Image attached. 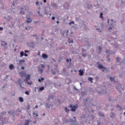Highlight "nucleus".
Masks as SVG:
<instances>
[{
  "mask_svg": "<svg viewBox=\"0 0 125 125\" xmlns=\"http://www.w3.org/2000/svg\"><path fill=\"white\" fill-rule=\"evenodd\" d=\"M93 101V99H90L89 98H87L84 102V104L86 107H89L90 105V102H92Z\"/></svg>",
  "mask_w": 125,
  "mask_h": 125,
  "instance_id": "1",
  "label": "nucleus"
},
{
  "mask_svg": "<svg viewBox=\"0 0 125 125\" xmlns=\"http://www.w3.org/2000/svg\"><path fill=\"white\" fill-rule=\"evenodd\" d=\"M45 106V108H47V109H50V108H52L53 107V104L51 102H48L46 103Z\"/></svg>",
  "mask_w": 125,
  "mask_h": 125,
  "instance_id": "2",
  "label": "nucleus"
},
{
  "mask_svg": "<svg viewBox=\"0 0 125 125\" xmlns=\"http://www.w3.org/2000/svg\"><path fill=\"white\" fill-rule=\"evenodd\" d=\"M30 79H31V75L30 74H28L25 77L24 81V82H26L28 84H32V83H29V82H28L30 81Z\"/></svg>",
  "mask_w": 125,
  "mask_h": 125,
  "instance_id": "3",
  "label": "nucleus"
},
{
  "mask_svg": "<svg viewBox=\"0 0 125 125\" xmlns=\"http://www.w3.org/2000/svg\"><path fill=\"white\" fill-rule=\"evenodd\" d=\"M41 68H41L40 67H39L38 68V71L40 74H42V73H43V68H44V65L41 64Z\"/></svg>",
  "mask_w": 125,
  "mask_h": 125,
  "instance_id": "4",
  "label": "nucleus"
},
{
  "mask_svg": "<svg viewBox=\"0 0 125 125\" xmlns=\"http://www.w3.org/2000/svg\"><path fill=\"white\" fill-rule=\"evenodd\" d=\"M98 69H100V70H102V69H104V70H105V71H107V67L104 66L102 64H99L98 65Z\"/></svg>",
  "mask_w": 125,
  "mask_h": 125,
  "instance_id": "5",
  "label": "nucleus"
},
{
  "mask_svg": "<svg viewBox=\"0 0 125 125\" xmlns=\"http://www.w3.org/2000/svg\"><path fill=\"white\" fill-rule=\"evenodd\" d=\"M116 89H117V90H118V91H121V90H122V89H124L123 88V87H122V84H118L116 86Z\"/></svg>",
  "mask_w": 125,
  "mask_h": 125,
  "instance_id": "6",
  "label": "nucleus"
},
{
  "mask_svg": "<svg viewBox=\"0 0 125 125\" xmlns=\"http://www.w3.org/2000/svg\"><path fill=\"white\" fill-rule=\"evenodd\" d=\"M76 121H77V118L75 116L73 117V121L71 120V122H73L70 125H76L77 124H76V122H75Z\"/></svg>",
  "mask_w": 125,
  "mask_h": 125,
  "instance_id": "7",
  "label": "nucleus"
},
{
  "mask_svg": "<svg viewBox=\"0 0 125 125\" xmlns=\"http://www.w3.org/2000/svg\"><path fill=\"white\" fill-rule=\"evenodd\" d=\"M42 57L43 59H47L48 58V55L45 53H43L42 54Z\"/></svg>",
  "mask_w": 125,
  "mask_h": 125,
  "instance_id": "8",
  "label": "nucleus"
},
{
  "mask_svg": "<svg viewBox=\"0 0 125 125\" xmlns=\"http://www.w3.org/2000/svg\"><path fill=\"white\" fill-rule=\"evenodd\" d=\"M0 41H1V46L5 47L6 45H7V43H6L5 42L2 41V40H0Z\"/></svg>",
  "mask_w": 125,
  "mask_h": 125,
  "instance_id": "9",
  "label": "nucleus"
},
{
  "mask_svg": "<svg viewBox=\"0 0 125 125\" xmlns=\"http://www.w3.org/2000/svg\"><path fill=\"white\" fill-rule=\"evenodd\" d=\"M25 63V60H19V66H22V63Z\"/></svg>",
  "mask_w": 125,
  "mask_h": 125,
  "instance_id": "10",
  "label": "nucleus"
},
{
  "mask_svg": "<svg viewBox=\"0 0 125 125\" xmlns=\"http://www.w3.org/2000/svg\"><path fill=\"white\" fill-rule=\"evenodd\" d=\"M110 117L111 118V119H113V118H115L116 117V113H115L114 112H111L110 113Z\"/></svg>",
  "mask_w": 125,
  "mask_h": 125,
  "instance_id": "11",
  "label": "nucleus"
},
{
  "mask_svg": "<svg viewBox=\"0 0 125 125\" xmlns=\"http://www.w3.org/2000/svg\"><path fill=\"white\" fill-rule=\"evenodd\" d=\"M54 86L57 88H60V87H61V84H58L57 83H55L54 84Z\"/></svg>",
  "mask_w": 125,
  "mask_h": 125,
  "instance_id": "12",
  "label": "nucleus"
},
{
  "mask_svg": "<svg viewBox=\"0 0 125 125\" xmlns=\"http://www.w3.org/2000/svg\"><path fill=\"white\" fill-rule=\"evenodd\" d=\"M98 53L99 54H101V52H102V48L101 47V46H98Z\"/></svg>",
  "mask_w": 125,
  "mask_h": 125,
  "instance_id": "13",
  "label": "nucleus"
},
{
  "mask_svg": "<svg viewBox=\"0 0 125 125\" xmlns=\"http://www.w3.org/2000/svg\"><path fill=\"white\" fill-rule=\"evenodd\" d=\"M27 20L26 21V23H32V19L30 18L29 17H27Z\"/></svg>",
  "mask_w": 125,
  "mask_h": 125,
  "instance_id": "14",
  "label": "nucleus"
},
{
  "mask_svg": "<svg viewBox=\"0 0 125 125\" xmlns=\"http://www.w3.org/2000/svg\"><path fill=\"white\" fill-rule=\"evenodd\" d=\"M115 23H116V21H111V22H110V24H109L110 26H111V27H112V28H114V27H115V25H116V24H115Z\"/></svg>",
  "mask_w": 125,
  "mask_h": 125,
  "instance_id": "15",
  "label": "nucleus"
},
{
  "mask_svg": "<svg viewBox=\"0 0 125 125\" xmlns=\"http://www.w3.org/2000/svg\"><path fill=\"white\" fill-rule=\"evenodd\" d=\"M80 76H83V70L80 69L79 71Z\"/></svg>",
  "mask_w": 125,
  "mask_h": 125,
  "instance_id": "16",
  "label": "nucleus"
},
{
  "mask_svg": "<svg viewBox=\"0 0 125 125\" xmlns=\"http://www.w3.org/2000/svg\"><path fill=\"white\" fill-rule=\"evenodd\" d=\"M68 43H73L74 42V41H73V39L69 38L68 39Z\"/></svg>",
  "mask_w": 125,
  "mask_h": 125,
  "instance_id": "17",
  "label": "nucleus"
},
{
  "mask_svg": "<svg viewBox=\"0 0 125 125\" xmlns=\"http://www.w3.org/2000/svg\"><path fill=\"white\" fill-rule=\"evenodd\" d=\"M98 115L99 117H101L102 118H104L105 117V115H104V114H102L101 112H99L98 113Z\"/></svg>",
  "mask_w": 125,
  "mask_h": 125,
  "instance_id": "18",
  "label": "nucleus"
},
{
  "mask_svg": "<svg viewBox=\"0 0 125 125\" xmlns=\"http://www.w3.org/2000/svg\"><path fill=\"white\" fill-rule=\"evenodd\" d=\"M20 75L21 77H25L26 76V73L24 72H20Z\"/></svg>",
  "mask_w": 125,
  "mask_h": 125,
  "instance_id": "19",
  "label": "nucleus"
},
{
  "mask_svg": "<svg viewBox=\"0 0 125 125\" xmlns=\"http://www.w3.org/2000/svg\"><path fill=\"white\" fill-rule=\"evenodd\" d=\"M9 69H10V70H12L13 69H14V65L12 64H10L9 66Z\"/></svg>",
  "mask_w": 125,
  "mask_h": 125,
  "instance_id": "20",
  "label": "nucleus"
},
{
  "mask_svg": "<svg viewBox=\"0 0 125 125\" xmlns=\"http://www.w3.org/2000/svg\"><path fill=\"white\" fill-rule=\"evenodd\" d=\"M30 125V120H25L24 123V125Z\"/></svg>",
  "mask_w": 125,
  "mask_h": 125,
  "instance_id": "21",
  "label": "nucleus"
},
{
  "mask_svg": "<svg viewBox=\"0 0 125 125\" xmlns=\"http://www.w3.org/2000/svg\"><path fill=\"white\" fill-rule=\"evenodd\" d=\"M76 108L77 107L75 105H73L71 108V111H72V112H75Z\"/></svg>",
  "mask_w": 125,
  "mask_h": 125,
  "instance_id": "22",
  "label": "nucleus"
},
{
  "mask_svg": "<svg viewBox=\"0 0 125 125\" xmlns=\"http://www.w3.org/2000/svg\"><path fill=\"white\" fill-rule=\"evenodd\" d=\"M19 100L20 101V102H24V99H23V98L21 97H20L19 98Z\"/></svg>",
  "mask_w": 125,
  "mask_h": 125,
  "instance_id": "23",
  "label": "nucleus"
},
{
  "mask_svg": "<svg viewBox=\"0 0 125 125\" xmlns=\"http://www.w3.org/2000/svg\"><path fill=\"white\" fill-rule=\"evenodd\" d=\"M30 47H32V48H34L35 47L34 46V42H31L30 44H29Z\"/></svg>",
  "mask_w": 125,
  "mask_h": 125,
  "instance_id": "24",
  "label": "nucleus"
},
{
  "mask_svg": "<svg viewBox=\"0 0 125 125\" xmlns=\"http://www.w3.org/2000/svg\"><path fill=\"white\" fill-rule=\"evenodd\" d=\"M42 81H44V78H43V77H42L41 79H38L39 83H42Z\"/></svg>",
  "mask_w": 125,
  "mask_h": 125,
  "instance_id": "25",
  "label": "nucleus"
},
{
  "mask_svg": "<svg viewBox=\"0 0 125 125\" xmlns=\"http://www.w3.org/2000/svg\"><path fill=\"white\" fill-rule=\"evenodd\" d=\"M93 80V78H92V77H88V81H89V82H90L91 83H93V82L92 81Z\"/></svg>",
  "mask_w": 125,
  "mask_h": 125,
  "instance_id": "26",
  "label": "nucleus"
},
{
  "mask_svg": "<svg viewBox=\"0 0 125 125\" xmlns=\"http://www.w3.org/2000/svg\"><path fill=\"white\" fill-rule=\"evenodd\" d=\"M119 46H120V45L119 44H118V43L114 44L115 48H119Z\"/></svg>",
  "mask_w": 125,
  "mask_h": 125,
  "instance_id": "27",
  "label": "nucleus"
},
{
  "mask_svg": "<svg viewBox=\"0 0 125 125\" xmlns=\"http://www.w3.org/2000/svg\"><path fill=\"white\" fill-rule=\"evenodd\" d=\"M25 53L23 51H21L20 52V57H23L24 56Z\"/></svg>",
  "mask_w": 125,
  "mask_h": 125,
  "instance_id": "28",
  "label": "nucleus"
},
{
  "mask_svg": "<svg viewBox=\"0 0 125 125\" xmlns=\"http://www.w3.org/2000/svg\"><path fill=\"white\" fill-rule=\"evenodd\" d=\"M18 82V83L19 84H22L23 83L22 82V79H19Z\"/></svg>",
  "mask_w": 125,
  "mask_h": 125,
  "instance_id": "29",
  "label": "nucleus"
},
{
  "mask_svg": "<svg viewBox=\"0 0 125 125\" xmlns=\"http://www.w3.org/2000/svg\"><path fill=\"white\" fill-rule=\"evenodd\" d=\"M51 5L53 6V7H57V4H56L55 3H52Z\"/></svg>",
  "mask_w": 125,
  "mask_h": 125,
  "instance_id": "30",
  "label": "nucleus"
},
{
  "mask_svg": "<svg viewBox=\"0 0 125 125\" xmlns=\"http://www.w3.org/2000/svg\"><path fill=\"white\" fill-rule=\"evenodd\" d=\"M109 80L110 81H111V82H115V78H113L112 77H110L109 78Z\"/></svg>",
  "mask_w": 125,
  "mask_h": 125,
  "instance_id": "31",
  "label": "nucleus"
},
{
  "mask_svg": "<svg viewBox=\"0 0 125 125\" xmlns=\"http://www.w3.org/2000/svg\"><path fill=\"white\" fill-rule=\"evenodd\" d=\"M64 110H65L66 113H69V112L70 111V110L68 109V107H67L64 108Z\"/></svg>",
  "mask_w": 125,
  "mask_h": 125,
  "instance_id": "32",
  "label": "nucleus"
},
{
  "mask_svg": "<svg viewBox=\"0 0 125 125\" xmlns=\"http://www.w3.org/2000/svg\"><path fill=\"white\" fill-rule=\"evenodd\" d=\"M87 7H88V8H89V9H90V8H91V7H92V5H91V4H87Z\"/></svg>",
  "mask_w": 125,
  "mask_h": 125,
  "instance_id": "33",
  "label": "nucleus"
},
{
  "mask_svg": "<svg viewBox=\"0 0 125 125\" xmlns=\"http://www.w3.org/2000/svg\"><path fill=\"white\" fill-rule=\"evenodd\" d=\"M11 115H12L14 117L16 115V111H12Z\"/></svg>",
  "mask_w": 125,
  "mask_h": 125,
  "instance_id": "34",
  "label": "nucleus"
},
{
  "mask_svg": "<svg viewBox=\"0 0 125 125\" xmlns=\"http://www.w3.org/2000/svg\"><path fill=\"white\" fill-rule=\"evenodd\" d=\"M85 94H86V93H85V92H84V91H82L81 92V95L82 96H84V95H85Z\"/></svg>",
  "mask_w": 125,
  "mask_h": 125,
  "instance_id": "35",
  "label": "nucleus"
},
{
  "mask_svg": "<svg viewBox=\"0 0 125 125\" xmlns=\"http://www.w3.org/2000/svg\"><path fill=\"white\" fill-rule=\"evenodd\" d=\"M44 89V87H43V86L39 88L40 91H42V90H43Z\"/></svg>",
  "mask_w": 125,
  "mask_h": 125,
  "instance_id": "36",
  "label": "nucleus"
},
{
  "mask_svg": "<svg viewBox=\"0 0 125 125\" xmlns=\"http://www.w3.org/2000/svg\"><path fill=\"white\" fill-rule=\"evenodd\" d=\"M20 14H22V15H25V12L24 11L21 10L20 11Z\"/></svg>",
  "mask_w": 125,
  "mask_h": 125,
  "instance_id": "37",
  "label": "nucleus"
},
{
  "mask_svg": "<svg viewBox=\"0 0 125 125\" xmlns=\"http://www.w3.org/2000/svg\"><path fill=\"white\" fill-rule=\"evenodd\" d=\"M117 108H119V109H120V110H122L123 109L122 106H121V105H120L119 104L117 105Z\"/></svg>",
  "mask_w": 125,
  "mask_h": 125,
  "instance_id": "38",
  "label": "nucleus"
},
{
  "mask_svg": "<svg viewBox=\"0 0 125 125\" xmlns=\"http://www.w3.org/2000/svg\"><path fill=\"white\" fill-rule=\"evenodd\" d=\"M25 30H27V31H30V30H31V27H30L29 26L26 27Z\"/></svg>",
  "mask_w": 125,
  "mask_h": 125,
  "instance_id": "39",
  "label": "nucleus"
},
{
  "mask_svg": "<svg viewBox=\"0 0 125 125\" xmlns=\"http://www.w3.org/2000/svg\"><path fill=\"white\" fill-rule=\"evenodd\" d=\"M99 6H100V4H97L96 5H94V7H97V8H99Z\"/></svg>",
  "mask_w": 125,
  "mask_h": 125,
  "instance_id": "40",
  "label": "nucleus"
},
{
  "mask_svg": "<svg viewBox=\"0 0 125 125\" xmlns=\"http://www.w3.org/2000/svg\"><path fill=\"white\" fill-rule=\"evenodd\" d=\"M25 94H26V95H30V92H29V91H26Z\"/></svg>",
  "mask_w": 125,
  "mask_h": 125,
  "instance_id": "41",
  "label": "nucleus"
},
{
  "mask_svg": "<svg viewBox=\"0 0 125 125\" xmlns=\"http://www.w3.org/2000/svg\"><path fill=\"white\" fill-rule=\"evenodd\" d=\"M75 21L76 22H79V21H80V18L76 17L75 18Z\"/></svg>",
  "mask_w": 125,
  "mask_h": 125,
  "instance_id": "42",
  "label": "nucleus"
},
{
  "mask_svg": "<svg viewBox=\"0 0 125 125\" xmlns=\"http://www.w3.org/2000/svg\"><path fill=\"white\" fill-rule=\"evenodd\" d=\"M44 13H45V14H46V15H48V12H47V11L46 10V9H44Z\"/></svg>",
  "mask_w": 125,
  "mask_h": 125,
  "instance_id": "43",
  "label": "nucleus"
},
{
  "mask_svg": "<svg viewBox=\"0 0 125 125\" xmlns=\"http://www.w3.org/2000/svg\"><path fill=\"white\" fill-rule=\"evenodd\" d=\"M120 59H120V58L117 57V58H116V62H120Z\"/></svg>",
  "mask_w": 125,
  "mask_h": 125,
  "instance_id": "44",
  "label": "nucleus"
},
{
  "mask_svg": "<svg viewBox=\"0 0 125 125\" xmlns=\"http://www.w3.org/2000/svg\"><path fill=\"white\" fill-rule=\"evenodd\" d=\"M69 25H72V24H75V21H71V22H70L69 23Z\"/></svg>",
  "mask_w": 125,
  "mask_h": 125,
  "instance_id": "45",
  "label": "nucleus"
},
{
  "mask_svg": "<svg viewBox=\"0 0 125 125\" xmlns=\"http://www.w3.org/2000/svg\"><path fill=\"white\" fill-rule=\"evenodd\" d=\"M81 119H85L86 117H85V115H83L81 116Z\"/></svg>",
  "mask_w": 125,
  "mask_h": 125,
  "instance_id": "46",
  "label": "nucleus"
},
{
  "mask_svg": "<svg viewBox=\"0 0 125 125\" xmlns=\"http://www.w3.org/2000/svg\"><path fill=\"white\" fill-rule=\"evenodd\" d=\"M100 18H103V13H101L100 14Z\"/></svg>",
  "mask_w": 125,
  "mask_h": 125,
  "instance_id": "47",
  "label": "nucleus"
},
{
  "mask_svg": "<svg viewBox=\"0 0 125 125\" xmlns=\"http://www.w3.org/2000/svg\"><path fill=\"white\" fill-rule=\"evenodd\" d=\"M51 73L53 75H56V72H55L53 70H51Z\"/></svg>",
  "mask_w": 125,
  "mask_h": 125,
  "instance_id": "48",
  "label": "nucleus"
},
{
  "mask_svg": "<svg viewBox=\"0 0 125 125\" xmlns=\"http://www.w3.org/2000/svg\"><path fill=\"white\" fill-rule=\"evenodd\" d=\"M82 53L85 52V51H86V50L84 48H82Z\"/></svg>",
  "mask_w": 125,
  "mask_h": 125,
  "instance_id": "49",
  "label": "nucleus"
},
{
  "mask_svg": "<svg viewBox=\"0 0 125 125\" xmlns=\"http://www.w3.org/2000/svg\"><path fill=\"white\" fill-rule=\"evenodd\" d=\"M83 57H85L86 56V54H84V53H82Z\"/></svg>",
  "mask_w": 125,
  "mask_h": 125,
  "instance_id": "50",
  "label": "nucleus"
},
{
  "mask_svg": "<svg viewBox=\"0 0 125 125\" xmlns=\"http://www.w3.org/2000/svg\"><path fill=\"white\" fill-rule=\"evenodd\" d=\"M97 125H101V122L99 121H97Z\"/></svg>",
  "mask_w": 125,
  "mask_h": 125,
  "instance_id": "51",
  "label": "nucleus"
},
{
  "mask_svg": "<svg viewBox=\"0 0 125 125\" xmlns=\"http://www.w3.org/2000/svg\"><path fill=\"white\" fill-rule=\"evenodd\" d=\"M109 57V55H107V61H111V59Z\"/></svg>",
  "mask_w": 125,
  "mask_h": 125,
  "instance_id": "52",
  "label": "nucleus"
},
{
  "mask_svg": "<svg viewBox=\"0 0 125 125\" xmlns=\"http://www.w3.org/2000/svg\"><path fill=\"white\" fill-rule=\"evenodd\" d=\"M4 7H5V6H4V5H3L2 7H1V9L3 10V9H4Z\"/></svg>",
  "mask_w": 125,
  "mask_h": 125,
  "instance_id": "53",
  "label": "nucleus"
},
{
  "mask_svg": "<svg viewBox=\"0 0 125 125\" xmlns=\"http://www.w3.org/2000/svg\"><path fill=\"white\" fill-rule=\"evenodd\" d=\"M1 115H4V114H6V112L5 111H3L1 113Z\"/></svg>",
  "mask_w": 125,
  "mask_h": 125,
  "instance_id": "54",
  "label": "nucleus"
},
{
  "mask_svg": "<svg viewBox=\"0 0 125 125\" xmlns=\"http://www.w3.org/2000/svg\"><path fill=\"white\" fill-rule=\"evenodd\" d=\"M84 123H86V122H87V118L86 117L85 119H84Z\"/></svg>",
  "mask_w": 125,
  "mask_h": 125,
  "instance_id": "55",
  "label": "nucleus"
},
{
  "mask_svg": "<svg viewBox=\"0 0 125 125\" xmlns=\"http://www.w3.org/2000/svg\"><path fill=\"white\" fill-rule=\"evenodd\" d=\"M19 84L20 87H21V88H22V89H23V88H24V87L22 86V84Z\"/></svg>",
  "mask_w": 125,
  "mask_h": 125,
  "instance_id": "56",
  "label": "nucleus"
},
{
  "mask_svg": "<svg viewBox=\"0 0 125 125\" xmlns=\"http://www.w3.org/2000/svg\"><path fill=\"white\" fill-rule=\"evenodd\" d=\"M97 92H98V94H102V93L101 92V91H97Z\"/></svg>",
  "mask_w": 125,
  "mask_h": 125,
  "instance_id": "57",
  "label": "nucleus"
},
{
  "mask_svg": "<svg viewBox=\"0 0 125 125\" xmlns=\"http://www.w3.org/2000/svg\"><path fill=\"white\" fill-rule=\"evenodd\" d=\"M51 19H52V20H55V17H52V18H51Z\"/></svg>",
  "mask_w": 125,
  "mask_h": 125,
  "instance_id": "58",
  "label": "nucleus"
},
{
  "mask_svg": "<svg viewBox=\"0 0 125 125\" xmlns=\"http://www.w3.org/2000/svg\"><path fill=\"white\" fill-rule=\"evenodd\" d=\"M0 31H3V27H0Z\"/></svg>",
  "mask_w": 125,
  "mask_h": 125,
  "instance_id": "59",
  "label": "nucleus"
},
{
  "mask_svg": "<svg viewBox=\"0 0 125 125\" xmlns=\"http://www.w3.org/2000/svg\"><path fill=\"white\" fill-rule=\"evenodd\" d=\"M66 62H67V63H69V62H70V61H69V59H67L66 60Z\"/></svg>",
  "mask_w": 125,
  "mask_h": 125,
  "instance_id": "60",
  "label": "nucleus"
},
{
  "mask_svg": "<svg viewBox=\"0 0 125 125\" xmlns=\"http://www.w3.org/2000/svg\"><path fill=\"white\" fill-rule=\"evenodd\" d=\"M12 112H11V111H8V114H9V115H11V113H12Z\"/></svg>",
  "mask_w": 125,
  "mask_h": 125,
  "instance_id": "61",
  "label": "nucleus"
},
{
  "mask_svg": "<svg viewBox=\"0 0 125 125\" xmlns=\"http://www.w3.org/2000/svg\"><path fill=\"white\" fill-rule=\"evenodd\" d=\"M112 27H111V26H110L109 28H108V31H110V30H112Z\"/></svg>",
  "mask_w": 125,
  "mask_h": 125,
  "instance_id": "62",
  "label": "nucleus"
},
{
  "mask_svg": "<svg viewBox=\"0 0 125 125\" xmlns=\"http://www.w3.org/2000/svg\"><path fill=\"white\" fill-rule=\"evenodd\" d=\"M24 56H25V57H27L28 56V54L24 53Z\"/></svg>",
  "mask_w": 125,
  "mask_h": 125,
  "instance_id": "63",
  "label": "nucleus"
},
{
  "mask_svg": "<svg viewBox=\"0 0 125 125\" xmlns=\"http://www.w3.org/2000/svg\"><path fill=\"white\" fill-rule=\"evenodd\" d=\"M109 52V50H106V51H105V53H108Z\"/></svg>",
  "mask_w": 125,
  "mask_h": 125,
  "instance_id": "64",
  "label": "nucleus"
}]
</instances>
